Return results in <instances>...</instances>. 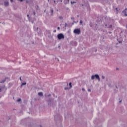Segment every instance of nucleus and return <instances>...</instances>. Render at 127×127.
I'll use <instances>...</instances> for the list:
<instances>
[{"label": "nucleus", "instance_id": "nucleus-1", "mask_svg": "<svg viewBox=\"0 0 127 127\" xmlns=\"http://www.w3.org/2000/svg\"><path fill=\"white\" fill-rule=\"evenodd\" d=\"M96 78L99 81H100V76L98 74H95V75H92L91 76L92 80H94Z\"/></svg>", "mask_w": 127, "mask_h": 127}, {"label": "nucleus", "instance_id": "nucleus-2", "mask_svg": "<svg viewBox=\"0 0 127 127\" xmlns=\"http://www.w3.org/2000/svg\"><path fill=\"white\" fill-rule=\"evenodd\" d=\"M58 39H59V40H61V39H64V35H63V34H59L58 35Z\"/></svg>", "mask_w": 127, "mask_h": 127}, {"label": "nucleus", "instance_id": "nucleus-3", "mask_svg": "<svg viewBox=\"0 0 127 127\" xmlns=\"http://www.w3.org/2000/svg\"><path fill=\"white\" fill-rule=\"evenodd\" d=\"M74 32L76 34H80V33H81V31H80V29H76L74 30Z\"/></svg>", "mask_w": 127, "mask_h": 127}, {"label": "nucleus", "instance_id": "nucleus-4", "mask_svg": "<svg viewBox=\"0 0 127 127\" xmlns=\"http://www.w3.org/2000/svg\"><path fill=\"white\" fill-rule=\"evenodd\" d=\"M123 13L124 14L125 16H127V8H126L124 11H123Z\"/></svg>", "mask_w": 127, "mask_h": 127}, {"label": "nucleus", "instance_id": "nucleus-5", "mask_svg": "<svg viewBox=\"0 0 127 127\" xmlns=\"http://www.w3.org/2000/svg\"><path fill=\"white\" fill-rule=\"evenodd\" d=\"M4 4L5 6H7L8 5V1L4 2Z\"/></svg>", "mask_w": 127, "mask_h": 127}, {"label": "nucleus", "instance_id": "nucleus-6", "mask_svg": "<svg viewBox=\"0 0 127 127\" xmlns=\"http://www.w3.org/2000/svg\"><path fill=\"white\" fill-rule=\"evenodd\" d=\"M38 95L41 97V96H43V93L42 92H39L38 93Z\"/></svg>", "mask_w": 127, "mask_h": 127}, {"label": "nucleus", "instance_id": "nucleus-7", "mask_svg": "<svg viewBox=\"0 0 127 127\" xmlns=\"http://www.w3.org/2000/svg\"><path fill=\"white\" fill-rule=\"evenodd\" d=\"M63 0H56L57 2H59V1H60V2H62Z\"/></svg>", "mask_w": 127, "mask_h": 127}, {"label": "nucleus", "instance_id": "nucleus-8", "mask_svg": "<svg viewBox=\"0 0 127 127\" xmlns=\"http://www.w3.org/2000/svg\"><path fill=\"white\" fill-rule=\"evenodd\" d=\"M69 86H70V88H72V83L70 82L69 83Z\"/></svg>", "mask_w": 127, "mask_h": 127}, {"label": "nucleus", "instance_id": "nucleus-9", "mask_svg": "<svg viewBox=\"0 0 127 127\" xmlns=\"http://www.w3.org/2000/svg\"><path fill=\"white\" fill-rule=\"evenodd\" d=\"M59 18H60V19H63V17L61 16L59 17Z\"/></svg>", "mask_w": 127, "mask_h": 127}, {"label": "nucleus", "instance_id": "nucleus-10", "mask_svg": "<svg viewBox=\"0 0 127 127\" xmlns=\"http://www.w3.org/2000/svg\"><path fill=\"white\" fill-rule=\"evenodd\" d=\"M4 82H5V80H2V81H0V83H4Z\"/></svg>", "mask_w": 127, "mask_h": 127}, {"label": "nucleus", "instance_id": "nucleus-11", "mask_svg": "<svg viewBox=\"0 0 127 127\" xmlns=\"http://www.w3.org/2000/svg\"><path fill=\"white\" fill-rule=\"evenodd\" d=\"M24 85H26V83H23L22 84V86H23Z\"/></svg>", "mask_w": 127, "mask_h": 127}, {"label": "nucleus", "instance_id": "nucleus-12", "mask_svg": "<svg viewBox=\"0 0 127 127\" xmlns=\"http://www.w3.org/2000/svg\"><path fill=\"white\" fill-rule=\"evenodd\" d=\"M80 23L81 24H82V23H83V21L80 20Z\"/></svg>", "mask_w": 127, "mask_h": 127}, {"label": "nucleus", "instance_id": "nucleus-13", "mask_svg": "<svg viewBox=\"0 0 127 127\" xmlns=\"http://www.w3.org/2000/svg\"><path fill=\"white\" fill-rule=\"evenodd\" d=\"M20 101H21V99H19L17 100V102H20Z\"/></svg>", "mask_w": 127, "mask_h": 127}, {"label": "nucleus", "instance_id": "nucleus-14", "mask_svg": "<svg viewBox=\"0 0 127 127\" xmlns=\"http://www.w3.org/2000/svg\"><path fill=\"white\" fill-rule=\"evenodd\" d=\"M51 12H52V14H53V9H52L51 10Z\"/></svg>", "mask_w": 127, "mask_h": 127}, {"label": "nucleus", "instance_id": "nucleus-15", "mask_svg": "<svg viewBox=\"0 0 127 127\" xmlns=\"http://www.w3.org/2000/svg\"><path fill=\"white\" fill-rule=\"evenodd\" d=\"M75 2H74V1H73V2L71 1V4H73V3H75Z\"/></svg>", "mask_w": 127, "mask_h": 127}, {"label": "nucleus", "instance_id": "nucleus-16", "mask_svg": "<svg viewBox=\"0 0 127 127\" xmlns=\"http://www.w3.org/2000/svg\"><path fill=\"white\" fill-rule=\"evenodd\" d=\"M102 79H105V76H102Z\"/></svg>", "mask_w": 127, "mask_h": 127}, {"label": "nucleus", "instance_id": "nucleus-17", "mask_svg": "<svg viewBox=\"0 0 127 127\" xmlns=\"http://www.w3.org/2000/svg\"><path fill=\"white\" fill-rule=\"evenodd\" d=\"M88 92H91V89H88Z\"/></svg>", "mask_w": 127, "mask_h": 127}, {"label": "nucleus", "instance_id": "nucleus-18", "mask_svg": "<svg viewBox=\"0 0 127 127\" xmlns=\"http://www.w3.org/2000/svg\"><path fill=\"white\" fill-rule=\"evenodd\" d=\"M26 2L27 3H28V2H29L28 0H26Z\"/></svg>", "mask_w": 127, "mask_h": 127}, {"label": "nucleus", "instance_id": "nucleus-19", "mask_svg": "<svg viewBox=\"0 0 127 127\" xmlns=\"http://www.w3.org/2000/svg\"><path fill=\"white\" fill-rule=\"evenodd\" d=\"M54 3H56V0H54Z\"/></svg>", "mask_w": 127, "mask_h": 127}, {"label": "nucleus", "instance_id": "nucleus-20", "mask_svg": "<svg viewBox=\"0 0 127 127\" xmlns=\"http://www.w3.org/2000/svg\"><path fill=\"white\" fill-rule=\"evenodd\" d=\"M82 91H85V89L84 88L82 89Z\"/></svg>", "mask_w": 127, "mask_h": 127}, {"label": "nucleus", "instance_id": "nucleus-21", "mask_svg": "<svg viewBox=\"0 0 127 127\" xmlns=\"http://www.w3.org/2000/svg\"><path fill=\"white\" fill-rule=\"evenodd\" d=\"M19 0L20 1H22L23 0Z\"/></svg>", "mask_w": 127, "mask_h": 127}, {"label": "nucleus", "instance_id": "nucleus-22", "mask_svg": "<svg viewBox=\"0 0 127 127\" xmlns=\"http://www.w3.org/2000/svg\"><path fill=\"white\" fill-rule=\"evenodd\" d=\"M27 16L28 17H29V15L28 14V15H27Z\"/></svg>", "mask_w": 127, "mask_h": 127}, {"label": "nucleus", "instance_id": "nucleus-23", "mask_svg": "<svg viewBox=\"0 0 127 127\" xmlns=\"http://www.w3.org/2000/svg\"><path fill=\"white\" fill-rule=\"evenodd\" d=\"M0 92H1V88L0 87Z\"/></svg>", "mask_w": 127, "mask_h": 127}, {"label": "nucleus", "instance_id": "nucleus-24", "mask_svg": "<svg viewBox=\"0 0 127 127\" xmlns=\"http://www.w3.org/2000/svg\"><path fill=\"white\" fill-rule=\"evenodd\" d=\"M58 29H60V27H58Z\"/></svg>", "mask_w": 127, "mask_h": 127}, {"label": "nucleus", "instance_id": "nucleus-25", "mask_svg": "<svg viewBox=\"0 0 127 127\" xmlns=\"http://www.w3.org/2000/svg\"><path fill=\"white\" fill-rule=\"evenodd\" d=\"M34 15H35V12H34Z\"/></svg>", "mask_w": 127, "mask_h": 127}, {"label": "nucleus", "instance_id": "nucleus-26", "mask_svg": "<svg viewBox=\"0 0 127 127\" xmlns=\"http://www.w3.org/2000/svg\"><path fill=\"white\" fill-rule=\"evenodd\" d=\"M13 1V0H10V1H11V2H12V1Z\"/></svg>", "mask_w": 127, "mask_h": 127}, {"label": "nucleus", "instance_id": "nucleus-27", "mask_svg": "<svg viewBox=\"0 0 127 127\" xmlns=\"http://www.w3.org/2000/svg\"><path fill=\"white\" fill-rule=\"evenodd\" d=\"M20 80L21 81V77H20Z\"/></svg>", "mask_w": 127, "mask_h": 127}, {"label": "nucleus", "instance_id": "nucleus-28", "mask_svg": "<svg viewBox=\"0 0 127 127\" xmlns=\"http://www.w3.org/2000/svg\"><path fill=\"white\" fill-rule=\"evenodd\" d=\"M120 103H122V100H121V101H120Z\"/></svg>", "mask_w": 127, "mask_h": 127}, {"label": "nucleus", "instance_id": "nucleus-29", "mask_svg": "<svg viewBox=\"0 0 127 127\" xmlns=\"http://www.w3.org/2000/svg\"><path fill=\"white\" fill-rule=\"evenodd\" d=\"M68 2H69V0H67Z\"/></svg>", "mask_w": 127, "mask_h": 127}, {"label": "nucleus", "instance_id": "nucleus-30", "mask_svg": "<svg viewBox=\"0 0 127 127\" xmlns=\"http://www.w3.org/2000/svg\"><path fill=\"white\" fill-rule=\"evenodd\" d=\"M65 90H67V88H65Z\"/></svg>", "mask_w": 127, "mask_h": 127}, {"label": "nucleus", "instance_id": "nucleus-31", "mask_svg": "<svg viewBox=\"0 0 127 127\" xmlns=\"http://www.w3.org/2000/svg\"><path fill=\"white\" fill-rule=\"evenodd\" d=\"M117 70H118V68H117Z\"/></svg>", "mask_w": 127, "mask_h": 127}]
</instances>
